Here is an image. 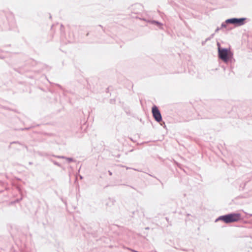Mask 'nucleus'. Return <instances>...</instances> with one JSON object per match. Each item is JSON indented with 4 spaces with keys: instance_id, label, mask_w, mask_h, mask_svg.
I'll use <instances>...</instances> for the list:
<instances>
[{
    "instance_id": "1",
    "label": "nucleus",
    "mask_w": 252,
    "mask_h": 252,
    "mask_svg": "<svg viewBox=\"0 0 252 252\" xmlns=\"http://www.w3.org/2000/svg\"><path fill=\"white\" fill-rule=\"evenodd\" d=\"M218 220H222L226 223H232L241 220V215L240 213L229 214L220 217Z\"/></svg>"
},
{
    "instance_id": "3",
    "label": "nucleus",
    "mask_w": 252,
    "mask_h": 252,
    "mask_svg": "<svg viewBox=\"0 0 252 252\" xmlns=\"http://www.w3.org/2000/svg\"><path fill=\"white\" fill-rule=\"evenodd\" d=\"M152 112L153 116L156 121H157L158 122H159L160 121H161L162 118L158 108L156 106L154 105L152 107Z\"/></svg>"
},
{
    "instance_id": "4",
    "label": "nucleus",
    "mask_w": 252,
    "mask_h": 252,
    "mask_svg": "<svg viewBox=\"0 0 252 252\" xmlns=\"http://www.w3.org/2000/svg\"><path fill=\"white\" fill-rule=\"evenodd\" d=\"M245 20L244 18L236 19L232 18L226 20L225 22L227 24H233L238 26H241L244 24V21Z\"/></svg>"
},
{
    "instance_id": "2",
    "label": "nucleus",
    "mask_w": 252,
    "mask_h": 252,
    "mask_svg": "<svg viewBox=\"0 0 252 252\" xmlns=\"http://www.w3.org/2000/svg\"><path fill=\"white\" fill-rule=\"evenodd\" d=\"M217 45L218 46L219 58L224 62H227L232 56V54L230 49L221 48L219 43H218Z\"/></svg>"
}]
</instances>
